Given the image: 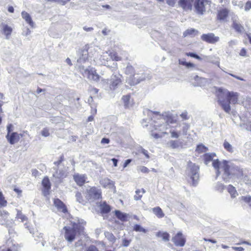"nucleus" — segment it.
Returning <instances> with one entry per match:
<instances>
[{
    "label": "nucleus",
    "mask_w": 251,
    "mask_h": 251,
    "mask_svg": "<svg viewBox=\"0 0 251 251\" xmlns=\"http://www.w3.org/2000/svg\"><path fill=\"white\" fill-rule=\"evenodd\" d=\"M216 97L218 102L226 113H229L230 111V104H235L237 103L238 100L237 93L225 91L221 88L218 90Z\"/></svg>",
    "instance_id": "f257e3e1"
},
{
    "label": "nucleus",
    "mask_w": 251,
    "mask_h": 251,
    "mask_svg": "<svg viewBox=\"0 0 251 251\" xmlns=\"http://www.w3.org/2000/svg\"><path fill=\"white\" fill-rule=\"evenodd\" d=\"M212 166L216 171L217 176H219L221 174L220 168L223 169L224 171L223 179L225 182L228 181V179L231 175H235V172L242 173V170L237 166L231 167L226 160L220 162L218 159L213 160Z\"/></svg>",
    "instance_id": "f03ea898"
},
{
    "label": "nucleus",
    "mask_w": 251,
    "mask_h": 251,
    "mask_svg": "<svg viewBox=\"0 0 251 251\" xmlns=\"http://www.w3.org/2000/svg\"><path fill=\"white\" fill-rule=\"evenodd\" d=\"M71 226V227L65 226L63 228L64 231V237L69 242H72L75 239L77 235L79 234L80 231L83 230V227L79 223H72Z\"/></svg>",
    "instance_id": "7ed1b4c3"
},
{
    "label": "nucleus",
    "mask_w": 251,
    "mask_h": 251,
    "mask_svg": "<svg viewBox=\"0 0 251 251\" xmlns=\"http://www.w3.org/2000/svg\"><path fill=\"white\" fill-rule=\"evenodd\" d=\"M188 166L191 173L190 178L192 180L191 184L193 186H196L199 180V174L198 173L199 167L191 162H189Z\"/></svg>",
    "instance_id": "20e7f679"
},
{
    "label": "nucleus",
    "mask_w": 251,
    "mask_h": 251,
    "mask_svg": "<svg viewBox=\"0 0 251 251\" xmlns=\"http://www.w3.org/2000/svg\"><path fill=\"white\" fill-rule=\"evenodd\" d=\"M86 199L88 201L91 200H100L102 198L101 191L95 186L91 187L87 190Z\"/></svg>",
    "instance_id": "39448f33"
},
{
    "label": "nucleus",
    "mask_w": 251,
    "mask_h": 251,
    "mask_svg": "<svg viewBox=\"0 0 251 251\" xmlns=\"http://www.w3.org/2000/svg\"><path fill=\"white\" fill-rule=\"evenodd\" d=\"M87 76V78L91 79L95 81H98L100 80V76L97 73V70L93 68H87L84 71V74Z\"/></svg>",
    "instance_id": "423d86ee"
},
{
    "label": "nucleus",
    "mask_w": 251,
    "mask_h": 251,
    "mask_svg": "<svg viewBox=\"0 0 251 251\" xmlns=\"http://www.w3.org/2000/svg\"><path fill=\"white\" fill-rule=\"evenodd\" d=\"M172 240L176 246L183 247L186 243V239L181 232H178Z\"/></svg>",
    "instance_id": "0eeeda50"
},
{
    "label": "nucleus",
    "mask_w": 251,
    "mask_h": 251,
    "mask_svg": "<svg viewBox=\"0 0 251 251\" xmlns=\"http://www.w3.org/2000/svg\"><path fill=\"white\" fill-rule=\"evenodd\" d=\"M207 0H194V5L197 13L203 14L205 11V3Z\"/></svg>",
    "instance_id": "6e6552de"
},
{
    "label": "nucleus",
    "mask_w": 251,
    "mask_h": 251,
    "mask_svg": "<svg viewBox=\"0 0 251 251\" xmlns=\"http://www.w3.org/2000/svg\"><path fill=\"white\" fill-rule=\"evenodd\" d=\"M201 39L209 44H215L219 41V37L215 36L213 33L203 34L201 36Z\"/></svg>",
    "instance_id": "1a4fd4ad"
},
{
    "label": "nucleus",
    "mask_w": 251,
    "mask_h": 251,
    "mask_svg": "<svg viewBox=\"0 0 251 251\" xmlns=\"http://www.w3.org/2000/svg\"><path fill=\"white\" fill-rule=\"evenodd\" d=\"M43 186L42 193L44 196H48L50 193L51 189V183L48 176H45L42 181Z\"/></svg>",
    "instance_id": "9d476101"
},
{
    "label": "nucleus",
    "mask_w": 251,
    "mask_h": 251,
    "mask_svg": "<svg viewBox=\"0 0 251 251\" xmlns=\"http://www.w3.org/2000/svg\"><path fill=\"white\" fill-rule=\"evenodd\" d=\"M22 136L23 134H22L13 132L10 134H7L6 138L10 144L13 145L18 143L20 141L21 137Z\"/></svg>",
    "instance_id": "9b49d317"
},
{
    "label": "nucleus",
    "mask_w": 251,
    "mask_h": 251,
    "mask_svg": "<svg viewBox=\"0 0 251 251\" xmlns=\"http://www.w3.org/2000/svg\"><path fill=\"white\" fill-rule=\"evenodd\" d=\"M53 204L58 211L62 212L64 214L68 213V211L67 206L59 199H54Z\"/></svg>",
    "instance_id": "f8f14e48"
},
{
    "label": "nucleus",
    "mask_w": 251,
    "mask_h": 251,
    "mask_svg": "<svg viewBox=\"0 0 251 251\" xmlns=\"http://www.w3.org/2000/svg\"><path fill=\"white\" fill-rule=\"evenodd\" d=\"M194 0H178V4L184 11L191 10Z\"/></svg>",
    "instance_id": "ddd939ff"
},
{
    "label": "nucleus",
    "mask_w": 251,
    "mask_h": 251,
    "mask_svg": "<svg viewBox=\"0 0 251 251\" xmlns=\"http://www.w3.org/2000/svg\"><path fill=\"white\" fill-rule=\"evenodd\" d=\"M229 15V10L225 8L217 11L216 19L219 21H226Z\"/></svg>",
    "instance_id": "4468645a"
},
{
    "label": "nucleus",
    "mask_w": 251,
    "mask_h": 251,
    "mask_svg": "<svg viewBox=\"0 0 251 251\" xmlns=\"http://www.w3.org/2000/svg\"><path fill=\"white\" fill-rule=\"evenodd\" d=\"M137 75H133L131 76H129L128 79V83L132 86L135 85L138 83H139L141 81L144 80L145 79L143 75L139 76Z\"/></svg>",
    "instance_id": "2eb2a0df"
},
{
    "label": "nucleus",
    "mask_w": 251,
    "mask_h": 251,
    "mask_svg": "<svg viewBox=\"0 0 251 251\" xmlns=\"http://www.w3.org/2000/svg\"><path fill=\"white\" fill-rule=\"evenodd\" d=\"M73 178L77 185L82 186L85 184L87 177L85 175L76 174L73 176Z\"/></svg>",
    "instance_id": "dca6fc26"
},
{
    "label": "nucleus",
    "mask_w": 251,
    "mask_h": 251,
    "mask_svg": "<svg viewBox=\"0 0 251 251\" xmlns=\"http://www.w3.org/2000/svg\"><path fill=\"white\" fill-rule=\"evenodd\" d=\"M122 100L126 109L129 108L134 103L133 100H131V95L130 94L124 95L122 98Z\"/></svg>",
    "instance_id": "f3484780"
},
{
    "label": "nucleus",
    "mask_w": 251,
    "mask_h": 251,
    "mask_svg": "<svg viewBox=\"0 0 251 251\" xmlns=\"http://www.w3.org/2000/svg\"><path fill=\"white\" fill-rule=\"evenodd\" d=\"M232 27L238 33H242L244 31V26L236 19H232Z\"/></svg>",
    "instance_id": "a211bd4d"
},
{
    "label": "nucleus",
    "mask_w": 251,
    "mask_h": 251,
    "mask_svg": "<svg viewBox=\"0 0 251 251\" xmlns=\"http://www.w3.org/2000/svg\"><path fill=\"white\" fill-rule=\"evenodd\" d=\"M100 211L101 214H106L109 213L111 210L110 205L108 204L105 201L100 203Z\"/></svg>",
    "instance_id": "6ab92c4d"
},
{
    "label": "nucleus",
    "mask_w": 251,
    "mask_h": 251,
    "mask_svg": "<svg viewBox=\"0 0 251 251\" xmlns=\"http://www.w3.org/2000/svg\"><path fill=\"white\" fill-rule=\"evenodd\" d=\"M121 77L122 76L121 75H119L118 76H117L116 75H112L111 78L112 80L110 84L111 88L114 89L118 86V85L121 83Z\"/></svg>",
    "instance_id": "aec40b11"
},
{
    "label": "nucleus",
    "mask_w": 251,
    "mask_h": 251,
    "mask_svg": "<svg viewBox=\"0 0 251 251\" xmlns=\"http://www.w3.org/2000/svg\"><path fill=\"white\" fill-rule=\"evenodd\" d=\"M22 18L25 21V22L31 27L34 26V23L33 22L32 18L27 12L25 11H22L21 13Z\"/></svg>",
    "instance_id": "412c9836"
},
{
    "label": "nucleus",
    "mask_w": 251,
    "mask_h": 251,
    "mask_svg": "<svg viewBox=\"0 0 251 251\" xmlns=\"http://www.w3.org/2000/svg\"><path fill=\"white\" fill-rule=\"evenodd\" d=\"M12 28L6 24H2V31L3 33L6 36V38H8L12 32Z\"/></svg>",
    "instance_id": "4be33fe9"
},
{
    "label": "nucleus",
    "mask_w": 251,
    "mask_h": 251,
    "mask_svg": "<svg viewBox=\"0 0 251 251\" xmlns=\"http://www.w3.org/2000/svg\"><path fill=\"white\" fill-rule=\"evenodd\" d=\"M114 213L116 217L122 222L127 221V215L126 213H122L118 210H116Z\"/></svg>",
    "instance_id": "5701e85b"
},
{
    "label": "nucleus",
    "mask_w": 251,
    "mask_h": 251,
    "mask_svg": "<svg viewBox=\"0 0 251 251\" xmlns=\"http://www.w3.org/2000/svg\"><path fill=\"white\" fill-rule=\"evenodd\" d=\"M101 185L104 188H111L114 186V183L108 178H105L100 181Z\"/></svg>",
    "instance_id": "b1692460"
},
{
    "label": "nucleus",
    "mask_w": 251,
    "mask_h": 251,
    "mask_svg": "<svg viewBox=\"0 0 251 251\" xmlns=\"http://www.w3.org/2000/svg\"><path fill=\"white\" fill-rule=\"evenodd\" d=\"M164 119L168 125L175 124L177 122L176 117L172 114H168L166 115L164 118Z\"/></svg>",
    "instance_id": "393cba45"
},
{
    "label": "nucleus",
    "mask_w": 251,
    "mask_h": 251,
    "mask_svg": "<svg viewBox=\"0 0 251 251\" xmlns=\"http://www.w3.org/2000/svg\"><path fill=\"white\" fill-rule=\"evenodd\" d=\"M198 33V31L196 30L195 29L193 28H190L186 30L183 33V37H186L187 36H195Z\"/></svg>",
    "instance_id": "a878e982"
},
{
    "label": "nucleus",
    "mask_w": 251,
    "mask_h": 251,
    "mask_svg": "<svg viewBox=\"0 0 251 251\" xmlns=\"http://www.w3.org/2000/svg\"><path fill=\"white\" fill-rule=\"evenodd\" d=\"M153 213L158 218H162L164 217L165 214L163 213L162 209L159 207L156 206L154 207L152 209Z\"/></svg>",
    "instance_id": "bb28decb"
},
{
    "label": "nucleus",
    "mask_w": 251,
    "mask_h": 251,
    "mask_svg": "<svg viewBox=\"0 0 251 251\" xmlns=\"http://www.w3.org/2000/svg\"><path fill=\"white\" fill-rule=\"evenodd\" d=\"M216 156L215 153H205L203 155L204 162L205 164H208L210 161L213 160V158Z\"/></svg>",
    "instance_id": "cd10ccee"
},
{
    "label": "nucleus",
    "mask_w": 251,
    "mask_h": 251,
    "mask_svg": "<svg viewBox=\"0 0 251 251\" xmlns=\"http://www.w3.org/2000/svg\"><path fill=\"white\" fill-rule=\"evenodd\" d=\"M108 55L113 61H119L122 59V57L119 55L118 53L114 50L110 51Z\"/></svg>",
    "instance_id": "c85d7f7f"
},
{
    "label": "nucleus",
    "mask_w": 251,
    "mask_h": 251,
    "mask_svg": "<svg viewBox=\"0 0 251 251\" xmlns=\"http://www.w3.org/2000/svg\"><path fill=\"white\" fill-rule=\"evenodd\" d=\"M125 72L126 75H129V76H131L133 75H139V74H138V73H137V74L135 73V71L134 67L130 65H127L126 66V67L125 69Z\"/></svg>",
    "instance_id": "c756f323"
},
{
    "label": "nucleus",
    "mask_w": 251,
    "mask_h": 251,
    "mask_svg": "<svg viewBox=\"0 0 251 251\" xmlns=\"http://www.w3.org/2000/svg\"><path fill=\"white\" fill-rule=\"evenodd\" d=\"M156 236L161 237L165 241H168L170 239V235L167 232L158 231L156 234Z\"/></svg>",
    "instance_id": "7c9ffc66"
},
{
    "label": "nucleus",
    "mask_w": 251,
    "mask_h": 251,
    "mask_svg": "<svg viewBox=\"0 0 251 251\" xmlns=\"http://www.w3.org/2000/svg\"><path fill=\"white\" fill-rule=\"evenodd\" d=\"M227 189L228 192L230 194L232 198H235L238 195V193L235 188L232 185H229L227 186Z\"/></svg>",
    "instance_id": "2f4dec72"
},
{
    "label": "nucleus",
    "mask_w": 251,
    "mask_h": 251,
    "mask_svg": "<svg viewBox=\"0 0 251 251\" xmlns=\"http://www.w3.org/2000/svg\"><path fill=\"white\" fill-rule=\"evenodd\" d=\"M181 145V142L178 140H171L169 142V147L172 149H176Z\"/></svg>",
    "instance_id": "473e14b6"
},
{
    "label": "nucleus",
    "mask_w": 251,
    "mask_h": 251,
    "mask_svg": "<svg viewBox=\"0 0 251 251\" xmlns=\"http://www.w3.org/2000/svg\"><path fill=\"white\" fill-rule=\"evenodd\" d=\"M145 190L142 188L141 189H138L136 191L135 195L134 196V199L136 201L139 200L141 199L142 197V195L145 193Z\"/></svg>",
    "instance_id": "72a5a7b5"
},
{
    "label": "nucleus",
    "mask_w": 251,
    "mask_h": 251,
    "mask_svg": "<svg viewBox=\"0 0 251 251\" xmlns=\"http://www.w3.org/2000/svg\"><path fill=\"white\" fill-rule=\"evenodd\" d=\"M75 197H76V201L83 204V205H85V203H86V201H85V200L83 198V196L82 195L81 193L79 192H77L76 194H75Z\"/></svg>",
    "instance_id": "f704fd0d"
},
{
    "label": "nucleus",
    "mask_w": 251,
    "mask_h": 251,
    "mask_svg": "<svg viewBox=\"0 0 251 251\" xmlns=\"http://www.w3.org/2000/svg\"><path fill=\"white\" fill-rule=\"evenodd\" d=\"M133 230L136 232H141L146 233L148 232V230L142 227L140 225L136 224L134 226Z\"/></svg>",
    "instance_id": "c9c22d12"
},
{
    "label": "nucleus",
    "mask_w": 251,
    "mask_h": 251,
    "mask_svg": "<svg viewBox=\"0 0 251 251\" xmlns=\"http://www.w3.org/2000/svg\"><path fill=\"white\" fill-rule=\"evenodd\" d=\"M7 205V201L1 191H0V207H5Z\"/></svg>",
    "instance_id": "e433bc0d"
},
{
    "label": "nucleus",
    "mask_w": 251,
    "mask_h": 251,
    "mask_svg": "<svg viewBox=\"0 0 251 251\" xmlns=\"http://www.w3.org/2000/svg\"><path fill=\"white\" fill-rule=\"evenodd\" d=\"M105 237L107 239V240L111 242L112 244L115 243L116 241V238L114 235V234L112 233L107 232L105 233Z\"/></svg>",
    "instance_id": "4c0bfd02"
},
{
    "label": "nucleus",
    "mask_w": 251,
    "mask_h": 251,
    "mask_svg": "<svg viewBox=\"0 0 251 251\" xmlns=\"http://www.w3.org/2000/svg\"><path fill=\"white\" fill-rule=\"evenodd\" d=\"M207 150H208L207 148L205 146H204V145H203L202 144L198 145L197 146V148L196 149V151L199 153L205 152Z\"/></svg>",
    "instance_id": "58836bf2"
},
{
    "label": "nucleus",
    "mask_w": 251,
    "mask_h": 251,
    "mask_svg": "<svg viewBox=\"0 0 251 251\" xmlns=\"http://www.w3.org/2000/svg\"><path fill=\"white\" fill-rule=\"evenodd\" d=\"M16 218L18 219H20L21 222H24L25 221H26L28 219L27 217L23 214L22 212L20 210H18L17 212V214L16 215Z\"/></svg>",
    "instance_id": "ea45409f"
},
{
    "label": "nucleus",
    "mask_w": 251,
    "mask_h": 251,
    "mask_svg": "<svg viewBox=\"0 0 251 251\" xmlns=\"http://www.w3.org/2000/svg\"><path fill=\"white\" fill-rule=\"evenodd\" d=\"M223 146L225 149L227 151L229 152H233V149L231 145L226 141H225Z\"/></svg>",
    "instance_id": "a19ab883"
},
{
    "label": "nucleus",
    "mask_w": 251,
    "mask_h": 251,
    "mask_svg": "<svg viewBox=\"0 0 251 251\" xmlns=\"http://www.w3.org/2000/svg\"><path fill=\"white\" fill-rule=\"evenodd\" d=\"M172 138H178L180 134V131H175L174 130H171L170 131Z\"/></svg>",
    "instance_id": "79ce46f5"
},
{
    "label": "nucleus",
    "mask_w": 251,
    "mask_h": 251,
    "mask_svg": "<svg viewBox=\"0 0 251 251\" xmlns=\"http://www.w3.org/2000/svg\"><path fill=\"white\" fill-rule=\"evenodd\" d=\"M0 251H17V250L16 249L15 246L13 245L10 248L4 247L1 248Z\"/></svg>",
    "instance_id": "37998d69"
},
{
    "label": "nucleus",
    "mask_w": 251,
    "mask_h": 251,
    "mask_svg": "<svg viewBox=\"0 0 251 251\" xmlns=\"http://www.w3.org/2000/svg\"><path fill=\"white\" fill-rule=\"evenodd\" d=\"M41 134L44 137H48L50 135L49 130L47 128H44L41 131Z\"/></svg>",
    "instance_id": "c03bdc74"
},
{
    "label": "nucleus",
    "mask_w": 251,
    "mask_h": 251,
    "mask_svg": "<svg viewBox=\"0 0 251 251\" xmlns=\"http://www.w3.org/2000/svg\"><path fill=\"white\" fill-rule=\"evenodd\" d=\"M186 55L188 56H190V57H194L196 59H197L198 60H201V58L197 54L194 53H193V52H188V53H186Z\"/></svg>",
    "instance_id": "a18cd8bd"
},
{
    "label": "nucleus",
    "mask_w": 251,
    "mask_h": 251,
    "mask_svg": "<svg viewBox=\"0 0 251 251\" xmlns=\"http://www.w3.org/2000/svg\"><path fill=\"white\" fill-rule=\"evenodd\" d=\"M86 251H100L98 248L94 245L89 246L86 250Z\"/></svg>",
    "instance_id": "49530a36"
},
{
    "label": "nucleus",
    "mask_w": 251,
    "mask_h": 251,
    "mask_svg": "<svg viewBox=\"0 0 251 251\" xmlns=\"http://www.w3.org/2000/svg\"><path fill=\"white\" fill-rule=\"evenodd\" d=\"M131 240L130 239H124L122 241V245L124 247H127L129 245Z\"/></svg>",
    "instance_id": "de8ad7c7"
},
{
    "label": "nucleus",
    "mask_w": 251,
    "mask_h": 251,
    "mask_svg": "<svg viewBox=\"0 0 251 251\" xmlns=\"http://www.w3.org/2000/svg\"><path fill=\"white\" fill-rule=\"evenodd\" d=\"M241 200L244 201L247 203H250L251 202V196H243L241 198Z\"/></svg>",
    "instance_id": "09e8293b"
},
{
    "label": "nucleus",
    "mask_w": 251,
    "mask_h": 251,
    "mask_svg": "<svg viewBox=\"0 0 251 251\" xmlns=\"http://www.w3.org/2000/svg\"><path fill=\"white\" fill-rule=\"evenodd\" d=\"M251 9V1H248L245 5V10L248 11Z\"/></svg>",
    "instance_id": "8fccbe9b"
},
{
    "label": "nucleus",
    "mask_w": 251,
    "mask_h": 251,
    "mask_svg": "<svg viewBox=\"0 0 251 251\" xmlns=\"http://www.w3.org/2000/svg\"><path fill=\"white\" fill-rule=\"evenodd\" d=\"M180 117L182 118L183 120H186L189 119V116L188 115V113L187 112H184L180 114Z\"/></svg>",
    "instance_id": "3c124183"
},
{
    "label": "nucleus",
    "mask_w": 251,
    "mask_h": 251,
    "mask_svg": "<svg viewBox=\"0 0 251 251\" xmlns=\"http://www.w3.org/2000/svg\"><path fill=\"white\" fill-rule=\"evenodd\" d=\"M176 1V0H166L167 3L172 7L175 6Z\"/></svg>",
    "instance_id": "603ef678"
},
{
    "label": "nucleus",
    "mask_w": 251,
    "mask_h": 251,
    "mask_svg": "<svg viewBox=\"0 0 251 251\" xmlns=\"http://www.w3.org/2000/svg\"><path fill=\"white\" fill-rule=\"evenodd\" d=\"M89 91L93 94H98L99 90L96 88L92 87L90 88Z\"/></svg>",
    "instance_id": "864d4df0"
},
{
    "label": "nucleus",
    "mask_w": 251,
    "mask_h": 251,
    "mask_svg": "<svg viewBox=\"0 0 251 251\" xmlns=\"http://www.w3.org/2000/svg\"><path fill=\"white\" fill-rule=\"evenodd\" d=\"M140 170L141 172L143 173H148L149 172V170L145 166H142L140 167Z\"/></svg>",
    "instance_id": "5fc2aeb1"
},
{
    "label": "nucleus",
    "mask_w": 251,
    "mask_h": 251,
    "mask_svg": "<svg viewBox=\"0 0 251 251\" xmlns=\"http://www.w3.org/2000/svg\"><path fill=\"white\" fill-rule=\"evenodd\" d=\"M8 215V212L5 210L0 211V216L1 217H7Z\"/></svg>",
    "instance_id": "6e6d98bb"
},
{
    "label": "nucleus",
    "mask_w": 251,
    "mask_h": 251,
    "mask_svg": "<svg viewBox=\"0 0 251 251\" xmlns=\"http://www.w3.org/2000/svg\"><path fill=\"white\" fill-rule=\"evenodd\" d=\"M141 153H143L147 158H150V156H149V152L148 151L144 149H141Z\"/></svg>",
    "instance_id": "4d7b16f0"
},
{
    "label": "nucleus",
    "mask_w": 251,
    "mask_h": 251,
    "mask_svg": "<svg viewBox=\"0 0 251 251\" xmlns=\"http://www.w3.org/2000/svg\"><path fill=\"white\" fill-rule=\"evenodd\" d=\"M64 155H62L61 156H60L59 159L57 161L54 162V164L56 165H59L64 160Z\"/></svg>",
    "instance_id": "13d9d810"
},
{
    "label": "nucleus",
    "mask_w": 251,
    "mask_h": 251,
    "mask_svg": "<svg viewBox=\"0 0 251 251\" xmlns=\"http://www.w3.org/2000/svg\"><path fill=\"white\" fill-rule=\"evenodd\" d=\"M12 127H13V126L12 124H9L7 126V134H10L12 132Z\"/></svg>",
    "instance_id": "bf43d9fd"
},
{
    "label": "nucleus",
    "mask_w": 251,
    "mask_h": 251,
    "mask_svg": "<svg viewBox=\"0 0 251 251\" xmlns=\"http://www.w3.org/2000/svg\"><path fill=\"white\" fill-rule=\"evenodd\" d=\"M14 191L18 194L19 197L21 196L22 193V191L21 190L17 188H14Z\"/></svg>",
    "instance_id": "052dcab7"
},
{
    "label": "nucleus",
    "mask_w": 251,
    "mask_h": 251,
    "mask_svg": "<svg viewBox=\"0 0 251 251\" xmlns=\"http://www.w3.org/2000/svg\"><path fill=\"white\" fill-rule=\"evenodd\" d=\"M247 54V51L245 49L243 48L241 50L239 54L242 56H245Z\"/></svg>",
    "instance_id": "680f3d73"
},
{
    "label": "nucleus",
    "mask_w": 251,
    "mask_h": 251,
    "mask_svg": "<svg viewBox=\"0 0 251 251\" xmlns=\"http://www.w3.org/2000/svg\"><path fill=\"white\" fill-rule=\"evenodd\" d=\"M232 249L235 251H244V248L242 247H233Z\"/></svg>",
    "instance_id": "e2e57ef3"
},
{
    "label": "nucleus",
    "mask_w": 251,
    "mask_h": 251,
    "mask_svg": "<svg viewBox=\"0 0 251 251\" xmlns=\"http://www.w3.org/2000/svg\"><path fill=\"white\" fill-rule=\"evenodd\" d=\"M151 136L155 139H158L159 138L161 137V136H162L161 135H160L159 134L156 133H154L153 132L151 133Z\"/></svg>",
    "instance_id": "0e129e2a"
},
{
    "label": "nucleus",
    "mask_w": 251,
    "mask_h": 251,
    "mask_svg": "<svg viewBox=\"0 0 251 251\" xmlns=\"http://www.w3.org/2000/svg\"><path fill=\"white\" fill-rule=\"evenodd\" d=\"M110 142V140L108 138H103L102 139L101 141V143L102 144H108Z\"/></svg>",
    "instance_id": "69168bd1"
},
{
    "label": "nucleus",
    "mask_w": 251,
    "mask_h": 251,
    "mask_svg": "<svg viewBox=\"0 0 251 251\" xmlns=\"http://www.w3.org/2000/svg\"><path fill=\"white\" fill-rule=\"evenodd\" d=\"M131 161L132 160L130 159L126 160L124 164V167H126L131 162Z\"/></svg>",
    "instance_id": "338daca9"
},
{
    "label": "nucleus",
    "mask_w": 251,
    "mask_h": 251,
    "mask_svg": "<svg viewBox=\"0 0 251 251\" xmlns=\"http://www.w3.org/2000/svg\"><path fill=\"white\" fill-rule=\"evenodd\" d=\"M179 63L183 65H185V66H193V64L192 63H187L186 62H179Z\"/></svg>",
    "instance_id": "774afa93"
}]
</instances>
